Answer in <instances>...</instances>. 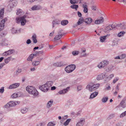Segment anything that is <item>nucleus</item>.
<instances>
[{
    "label": "nucleus",
    "mask_w": 126,
    "mask_h": 126,
    "mask_svg": "<svg viewBox=\"0 0 126 126\" xmlns=\"http://www.w3.org/2000/svg\"><path fill=\"white\" fill-rule=\"evenodd\" d=\"M100 85L99 84H95L92 86L90 85H88L86 87V88L89 91L92 92L94 90L97 89L100 86Z\"/></svg>",
    "instance_id": "obj_3"
},
{
    "label": "nucleus",
    "mask_w": 126,
    "mask_h": 126,
    "mask_svg": "<svg viewBox=\"0 0 126 126\" xmlns=\"http://www.w3.org/2000/svg\"><path fill=\"white\" fill-rule=\"evenodd\" d=\"M53 84L52 81H48L46 84L40 86L39 88L42 91L44 92H47L49 90V88Z\"/></svg>",
    "instance_id": "obj_1"
},
{
    "label": "nucleus",
    "mask_w": 126,
    "mask_h": 126,
    "mask_svg": "<svg viewBox=\"0 0 126 126\" xmlns=\"http://www.w3.org/2000/svg\"><path fill=\"white\" fill-rule=\"evenodd\" d=\"M70 87H68L66 89L59 91L57 94L58 95L63 94L68 92L70 88Z\"/></svg>",
    "instance_id": "obj_6"
},
{
    "label": "nucleus",
    "mask_w": 126,
    "mask_h": 126,
    "mask_svg": "<svg viewBox=\"0 0 126 126\" xmlns=\"http://www.w3.org/2000/svg\"><path fill=\"white\" fill-rule=\"evenodd\" d=\"M116 28L125 29L126 28L125 25L124 23L117 24L115 26Z\"/></svg>",
    "instance_id": "obj_9"
},
{
    "label": "nucleus",
    "mask_w": 126,
    "mask_h": 126,
    "mask_svg": "<svg viewBox=\"0 0 126 126\" xmlns=\"http://www.w3.org/2000/svg\"><path fill=\"white\" fill-rule=\"evenodd\" d=\"M83 121H84V122L85 121V119L83 118L80 119L79 122L77 123L76 126H83L84 123Z\"/></svg>",
    "instance_id": "obj_13"
},
{
    "label": "nucleus",
    "mask_w": 126,
    "mask_h": 126,
    "mask_svg": "<svg viewBox=\"0 0 126 126\" xmlns=\"http://www.w3.org/2000/svg\"><path fill=\"white\" fill-rule=\"evenodd\" d=\"M17 2L16 0H12L10 2L9 4L7 6V10L9 11H11L12 8L16 6L17 4Z\"/></svg>",
    "instance_id": "obj_4"
},
{
    "label": "nucleus",
    "mask_w": 126,
    "mask_h": 126,
    "mask_svg": "<svg viewBox=\"0 0 126 126\" xmlns=\"http://www.w3.org/2000/svg\"><path fill=\"white\" fill-rule=\"evenodd\" d=\"M7 20V18H5L4 19H3L1 21V22L0 23L1 24H3L4 25V23L5 21Z\"/></svg>",
    "instance_id": "obj_58"
},
{
    "label": "nucleus",
    "mask_w": 126,
    "mask_h": 126,
    "mask_svg": "<svg viewBox=\"0 0 126 126\" xmlns=\"http://www.w3.org/2000/svg\"><path fill=\"white\" fill-rule=\"evenodd\" d=\"M71 7L72 8L75 9L76 10H77L78 7V5L74 4L73 5H71Z\"/></svg>",
    "instance_id": "obj_41"
},
{
    "label": "nucleus",
    "mask_w": 126,
    "mask_h": 126,
    "mask_svg": "<svg viewBox=\"0 0 126 126\" xmlns=\"http://www.w3.org/2000/svg\"><path fill=\"white\" fill-rule=\"evenodd\" d=\"M32 38L34 43H36L37 42L36 36L35 34H34L33 35L32 37Z\"/></svg>",
    "instance_id": "obj_25"
},
{
    "label": "nucleus",
    "mask_w": 126,
    "mask_h": 126,
    "mask_svg": "<svg viewBox=\"0 0 126 126\" xmlns=\"http://www.w3.org/2000/svg\"><path fill=\"white\" fill-rule=\"evenodd\" d=\"M101 74L102 79H104L105 77L106 73L105 72L102 73Z\"/></svg>",
    "instance_id": "obj_54"
},
{
    "label": "nucleus",
    "mask_w": 126,
    "mask_h": 126,
    "mask_svg": "<svg viewBox=\"0 0 126 126\" xmlns=\"http://www.w3.org/2000/svg\"><path fill=\"white\" fill-rule=\"evenodd\" d=\"M119 79L118 78L116 77L113 80V83H115L118 79Z\"/></svg>",
    "instance_id": "obj_59"
},
{
    "label": "nucleus",
    "mask_w": 126,
    "mask_h": 126,
    "mask_svg": "<svg viewBox=\"0 0 126 126\" xmlns=\"http://www.w3.org/2000/svg\"><path fill=\"white\" fill-rule=\"evenodd\" d=\"M125 33V32L123 31L121 32L118 34L117 36L119 37L122 36H123Z\"/></svg>",
    "instance_id": "obj_39"
},
{
    "label": "nucleus",
    "mask_w": 126,
    "mask_h": 126,
    "mask_svg": "<svg viewBox=\"0 0 126 126\" xmlns=\"http://www.w3.org/2000/svg\"><path fill=\"white\" fill-rule=\"evenodd\" d=\"M17 11V12L16 13V15L19 16L23 15L24 13V12L22 10L20 9H18Z\"/></svg>",
    "instance_id": "obj_22"
},
{
    "label": "nucleus",
    "mask_w": 126,
    "mask_h": 126,
    "mask_svg": "<svg viewBox=\"0 0 126 126\" xmlns=\"http://www.w3.org/2000/svg\"><path fill=\"white\" fill-rule=\"evenodd\" d=\"M20 85L19 83H16L10 85L8 88L9 89H14L18 87Z\"/></svg>",
    "instance_id": "obj_7"
},
{
    "label": "nucleus",
    "mask_w": 126,
    "mask_h": 126,
    "mask_svg": "<svg viewBox=\"0 0 126 126\" xmlns=\"http://www.w3.org/2000/svg\"><path fill=\"white\" fill-rule=\"evenodd\" d=\"M56 122L55 121H51L49 122L48 124V126H54L56 125Z\"/></svg>",
    "instance_id": "obj_33"
},
{
    "label": "nucleus",
    "mask_w": 126,
    "mask_h": 126,
    "mask_svg": "<svg viewBox=\"0 0 126 126\" xmlns=\"http://www.w3.org/2000/svg\"><path fill=\"white\" fill-rule=\"evenodd\" d=\"M108 99V97H104L102 98L101 100L102 102L105 103L107 102Z\"/></svg>",
    "instance_id": "obj_43"
},
{
    "label": "nucleus",
    "mask_w": 126,
    "mask_h": 126,
    "mask_svg": "<svg viewBox=\"0 0 126 126\" xmlns=\"http://www.w3.org/2000/svg\"><path fill=\"white\" fill-rule=\"evenodd\" d=\"M18 32H19V31H17V30H16L14 28H13L12 30V33L13 34L17 33H18Z\"/></svg>",
    "instance_id": "obj_48"
},
{
    "label": "nucleus",
    "mask_w": 126,
    "mask_h": 126,
    "mask_svg": "<svg viewBox=\"0 0 126 126\" xmlns=\"http://www.w3.org/2000/svg\"><path fill=\"white\" fill-rule=\"evenodd\" d=\"M29 94L33 95L34 96L33 97H35L38 95V92L35 88L34 91L33 90L32 92H31Z\"/></svg>",
    "instance_id": "obj_16"
},
{
    "label": "nucleus",
    "mask_w": 126,
    "mask_h": 126,
    "mask_svg": "<svg viewBox=\"0 0 126 126\" xmlns=\"http://www.w3.org/2000/svg\"><path fill=\"white\" fill-rule=\"evenodd\" d=\"M126 57V55L125 54H123L120 56V59H124Z\"/></svg>",
    "instance_id": "obj_49"
},
{
    "label": "nucleus",
    "mask_w": 126,
    "mask_h": 126,
    "mask_svg": "<svg viewBox=\"0 0 126 126\" xmlns=\"http://www.w3.org/2000/svg\"><path fill=\"white\" fill-rule=\"evenodd\" d=\"M7 51L8 54L10 55L15 52V50L14 49H10Z\"/></svg>",
    "instance_id": "obj_44"
},
{
    "label": "nucleus",
    "mask_w": 126,
    "mask_h": 126,
    "mask_svg": "<svg viewBox=\"0 0 126 126\" xmlns=\"http://www.w3.org/2000/svg\"><path fill=\"white\" fill-rule=\"evenodd\" d=\"M53 100H50V101H49L47 104V107L48 108H49L51 106L52 104L53 103Z\"/></svg>",
    "instance_id": "obj_35"
},
{
    "label": "nucleus",
    "mask_w": 126,
    "mask_h": 126,
    "mask_svg": "<svg viewBox=\"0 0 126 126\" xmlns=\"http://www.w3.org/2000/svg\"><path fill=\"white\" fill-rule=\"evenodd\" d=\"M19 93V92L18 93ZM14 93L11 96L13 98H15L18 96H19L18 95V94Z\"/></svg>",
    "instance_id": "obj_45"
},
{
    "label": "nucleus",
    "mask_w": 126,
    "mask_h": 126,
    "mask_svg": "<svg viewBox=\"0 0 126 126\" xmlns=\"http://www.w3.org/2000/svg\"><path fill=\"white\" fill-rule=\"evenodd\" d=\"M82 7L84 8L83 12L85 13H87L88 12V6L87 5V3L85 2L82 5Z\"/></svg>",
    "instance_id": "obj_14"
},
{
    "label": "nucleus",
    "mask_w": 126,
    "mask_h": 126,
    "mask_svg": "<svg viewBox=\"0 0 126 126\" xmlns=\"http://www.w3.org/2000/svg\"><path fill=\"white\" fill-rule=\"evenodd\" d=\"M79 53L78 51H74L72 52V54L74 56H76L78 55Z\"/></svg>",
    "instance_id": "obj_47"
},
{
    "label": "nucleus",
    "mask_w": 126,
    "mask_h": 126,
    "mask_svg": "<svg viewBox=\"0 0 126 126\" xmlns=\"http://www.w3.org/2000/svg\"><path fill=\"white\" fill-rule=\"evenodd\" d=\"M104 21V19L103 17H101L99 18L98 19L95 21L94 23L96 24H100L103 23Z\"/></svg>",
    "instance_id": "obj_8"
},
{
    "label": "nucleus",
    "mask_w": 126,
    "mask_h": 126,
    "mask_svg": "<svg viewBox=\"0 0 126 126\" xmlns=\"http://www.w3.org/2000/svg\"><path fill=\"white\" fill-rule=\"evenodd\" d=\"M92 19L90 17H88L85 19H84V21L87 24L90 23L92 21Z\"/></svg>",
    "instance_id": "obj_18"
},
{
    "label": "nucleus",
    "mask_w": 126,
    "mask_h": 126,
    "mask_svg": "<svg viewBox=\"0 0 126 126\" xmlns=\"http://www.w3.org/2000/svg\"><path fill=\"white\" fill-rule=\"evenodd\" d=\"M91 9L94 11H95L96 9V6L95 5H92V6Z\"/></svg>",
    "instance_id": "obj_53"
},
{
    "label": "nucleus",
    "mask_w": 126,
    "mask_h": 126,
    "mask_svg": "<svg viewBox=\"0 0 126 126\" xmlns=\"http://www.w3.org/2000/svg\"><path fill=\"white\" fill-rule=\"evenodd\" d=\"M10 107L14 106L17 105L16 103L13 101H11L9 102Z\"/></svg>",
    "instance_id": "obj_38"
},
{
    "label": "nucleus",
    "mask_w": 126,
    "mask_h": 126,
    "mask_svg": "<svg viewBox=\"0 0 126 126\" xmlns=\"http://www.w3.org/2000/svg\"><path fill=\"white\" fill-rule=\"evenodd\" d=\"M7 40H5L3 42H2L1 43H0V46H4L7 45Z\"/></svg>",
    "instance_id": "obj_36"
},
{
    "label": "nucleus",
    "mask_w": 126,
    "mask_h": 126,
    "mask_svg": "<svg viewBox=\"0 0 126 126\" xmlns=\"http://www.w3.org/2000/svg\"><path fill=\"white\" fill-rule=\"evenodd\" d=\"M96 79H97L98 80L102 79L101 74L98 75L97 76Z\"/></svg>",
    "instance_id": "obj_52"
},
{
    "label": "nucleus",
    "mask_w": 126,
    "mask_h": 126,
    "mask_svg": "<svg viewBox=\"0 0 126 126\" xmlns=\"http://www.w3.org/2000/svg\"><path fill=\"white\" fill-rule=\"evenodd\" d=\"M98 92H94L92 93L90 95V97L89 98H93L96 96L98 94Z\"/></svg>",
    "instance_id": "obj_24"
},
{
    "label": "nucleus",
    "mask_w": 126,
    "mask_h": 126,
    "mask_svg": "<svg viewBox=\"0 0 126 126\" xmlns=\"http://www.w3.org/2000/svg\"><path fill=\"white\" fill-rule=\"evenodd\" d=\"M4 107H5L6 108H7L9 107H10V105H9V102L7 104L5 105H4Z\"/></svg>",
    "instance_id": "obj_61"
},
{
    "label": "nucleus",
    "mask_w": 126,
    "mask_h": 126,
    "mask_svg": "<svg viewBox=\"0 0 126 126\" xmlns=\"http://www.w3.org/2000/svg\"><path fill=\"white\" fill-rule=\"evenodd\" d=\"M21 69H19L17 70L14 73V76H17L19 73L21 72Z\"/></svg>",
    "instance_id": "obj_26"
},
{
    "label": "nucleus",
    "mask_w": 126,
    "mask_h": 126,
    "mask_svg": "<svg viewBox=\"0 0 126 126\" xmlns=\"http://www.w3.org/2000/svg\"><path fill=\"white\" fill-rule=\"evenodd\" d=\"M109 63L108 61L104 60L99 63L97 67L101 69L104 68L105 67L108 65Z\"/></svg>",
    "instance_id": "obj_5"
},
{
    "label": "nucleus",
    "mask_w": 126,
    "mask_h": 126,
    "mask_svg": "<svg viewBox=\"0 0 126 126\" xmlns=\"http://www.w3.org/2000/svg\"><path fill=\"white\" fill-rule=\"evenodd\" d=\"M68 23L67 20H62L61 22V24L62 25H67Z\"/></svg>",
    "instance_id": "obj_30"
},
{
    "label": "nucleus",
    "mask_w": 126,
    "mask_h": 126,
    "mask_svg": "<svg viewBox=\"0 0 126 126\" xmlns=\"http://www.w3.org/2000/svg\"><path fill=\"white\" fill-rule=\"evenodd\" d=\"M63 34H62L57 35L54 38V39L56 40H59L61 38L62 36H63Z\"/></svg>",
    "instance_id": "obj_28"
},
{
    "label": "nucleus",
    "mask_w": 126,
    "mask_h": 126,
    "mask_svg": "<svg viewBox=\"0 0 126 126\" xmlns=\"http://www.w3.org/2000/svg\"><path fill=\"white\" fill-rule=\"evenodd\" d=\"M4 10L3 9H1L0 11V18L2 19L3 16Z\"/></svg>",
    "instance_id": "obj_34"
},
{
    "label": "nucleus",
    "mask_w": 126,
    "mask_h": 126,
    "mask_svg": "<svg viewBox=\"0 0 126 126\" xmlns=\"http://www.w3.org/2000/svg\"><path fill=\"white\" fill-rule=\"evenodd\" d=\"M60 21L59 19H56L54 20L52 22L53 28L55 26V25L56 24L58 25L60 24Z\"/></svg>",
    "instance_id": "obj_12"
},
{
    "label": "nucleus",
    "mask_w": 126,
    "mask_h": 126,
    "mask_svg": "<svg viewBox=\"0 0 126 126\" xmlns=\"http://www.w3.org/2000/svg\"><path fill=\"white\" fill-rule=\"evenodd\" d=\"M114 76V75L113 74H111L110 75L107 77L105 78V82H107L109 80H110Z\"/></svg>",
    "instance_id": "obj_21"
},
{
    "label": "nucleus",
    "mask_w": 126,
    "mask_h": 126,
    "mask_svg": "<svg viewBox=\"0 0 126 126\" xmlns=\"http://www.w3.org/2000/svg\"><path fill=\"white\" fill-rule=\"evenodd\" d=\"M45 125V123L44 122H42L37 125V126H44Z\"/></svg>",
    "instance_id": "obj_55"
},
{
    "label": "nucleus",
    "mask_w": 126,
    "mask_h": 126,
    "mask_svg": "<svg viewBox=\"0 0 126 126\" xmlns=\"http://www.w3.org/2000/svg\"><path fill=\"white\" fill-rule=\"evenodd\" d=\"M35 88L34 87L32 86H28L26 87V89L27 91L29 93L32 92L33 90L34 91Z\"/></svg>",
    "instance_id": "obj_11"
},
{
    "label": "nucleus",
    "mask_w": 126,
    "mask_h": 126,
    "mask_svg": "<svg viewBox=\"0 0 126 126\" xmlns=\"http://www.w3.org/2000/svg\"><path fill=\"white\" fill-rule=\"evenodd\" d=\"M8 55L7 51H5L2 54V55L3 56H6Z\"/></svg>",
    "instance_id": "obj_62"
},
{
    "label": "nucleus",
    "mask_w": 126,
    "mask_h": 126,
    "mask_svg": "<svg viewBox=\"0 0 126 126\" xmlns=\"http://www.w3.org/2000/svg\"><path fill=\"white\" fill-rule=\"evenodd\" d=\"M84 21V19L83 18H79V20L77 22V24L78 25H80Z\"/></svg>",
    "instance_id": "obj_31"
},
{
    "label": "nucleus",
    "mask_w": 126,
    "mask_h": 126,
    "mask_svg": "<svg viewBox=\"0 0 126 126\" xmlns=\"http://www.w3.org/2000/svg\"><path fill=\"white\" fill-rule=\"evenodd\" d=\"M71 120V119H67L64 123V125L65 126H67L68 125Z\"/></svg>",
    "instance_id": "obj_46"
},
{
    "label": "nucleus",
    "mask_w": 126,
    "mask_h": 126,
    "mask_svg": "<svg viewBox=\"0 0 126 126\" xmlns=\"http://www.w3.org/2000/svg\"><path fill=\"white\" fill-rule=\"evenodd\" d=\"M41 8V7L39 5H35L32 7L31 9L33 11L38 10Z\"/></svg>",
    "instance_id": "obj_19"
},
{
    "label": "nucleus",
    "mask_w": 126,
    "mask_h": 126,
    "mask_svg": "<svg viewBox=\"0 0 126 126\" xmlns=\"http://www.w3.org/2000/svg\"><path fill=\"white\" fill-rule=\"evenodd\" d=\"M11 57H10L5 59V62L6 63H7L11 60Z\"/></svg>",
    "instance_id": "obj_42"
},
{
    "label": "nucleus",
    "mask_w": 126,
    "mask_h": 126,
    "mask_svg": "<svg viewBox=\"0 0 126 126\" xmlns=\"http://www.w3.org/2000/svg\"><path fill=\"white\" fill-rule=\"evenodd\" d=\"M83 0H70V3L72 4L77 3L78 2L81 3Z\"/></svg>",
    "instance_id": "obj_20"
},
{
    "label": "nucleus",
    "mask_w": 126,
    "mask_h": 126,
    "mask_svg": "<svg viewBox=\"0 0 126 126\" xmlns=\"http://www.w3.org/2000/svg\"><path fill=\"white\" fill-rule=\"evenodd\" d=\"M126 115V111L122 113L120 115V117L122 118Z\"/></svg>",
    "instance_id": "obj_51"
},
{
    "label": "nucleus",
    "mask_w": 126,
    "mask_h": 126,
    "mask_svg": "<svg viewBox=\"0 0 126 126\" xmlns=\"http://www.w3.org/2000/svg\"><path fill=\"white\" fill-rule=\"evenodd\" d=\"M31 40L29 39H28L26 41V43L28 44H29L31 43Z\"/></svg>",
    "instance_id": "obj_63"
},
{
    "label": "nucleus",
    "mask_w": 126,
    "mask_h": 126,
    "mask_svg": "<svg viewBox=\"0 0 126 126\" xmlns=\"http://www.w3.org/2000/svg\"><path fill=\"white\" fill-rule=\"evenodd\" d=\"M69 66L71 70L70 71H71L72 72L76 68V66L75 64H72L69 65Z\"/></svg>",
    "instance_id": "obj_32"
},
{
    "label": "nucleus",
    "mask_w": 126,
    "mask_h": 126,
    "mask_svg": "<svg viewBox=\"0 0 126 126\" xmlns=\"http://www.w3.org/2000/svg\"><path fill=\"white\" fill-rule=\"evenodd\" d=\"M110 35L109 34H107L106 35L102 36L100 37V41L101 42H103L105 41L106 39L108 38Z\"/></svg>",
    "instance_id": "obj_10"
},
{
    "label": "nucleus",
    "mask_w": 126,
    "mask_h": 126,
    "mask_svg": "<svg viewBox=\"0 0 126 126\" xmlns=\"http://www.w3.org/2000/svg\"><path fill=\"white\" fill-rule=\"evenodd\" d=\"M4 91V87H1L0 89V92L1 93H3Z\"/></svg>",
    "instance_id": "obj_60"
},
{
    "label": "nucleus",
    "mask_w": 126,
    "mask_h": 126,
    "mask_svg": "<svg viewBox=\"0 0 126 126\" xmlns=\"http://www.w3.org/2000/svg\"><path fill=\"white\" fill-rule=\"evenodd\" d=\"M120 105L121 107L123 108H125L126 106V104H125V101L123 100L120 103Z\"/></svg>",
    "instance_id": "obj_29"
},
{
    "label": "nucleus",
    "mask_w": 126,
    "mask_h": 126,
    "mask_svg": "<svg viewBox=\"0 0 126 126\" xmlns=\"http://www.w3.org/2000/svg\"><path fill=\"white\" fill-rule=\"evenodd\" d=\"M26 16V15H24L22 16L16 18V22L18 23H20L21 25H24L26 22L25 19Z\"/></svg>",
    "instance_id": "obj_2"
},
{
    "label": "nucleus",
    "mask_w": 126,
    "mask_h": 126,
    "mask_svg": "<svg viewBox=\"0 0 126 126\" xmlns=\"http://www.w3.org/2000/svg\"><path fill=\"white\" fill-rule=\"evenodd\" d=\"M115 28H116L115 26V25H114L113 24L112 25H109L106 27V30L107 31H110Z\"/></svg>",
    "instance_id": "obj_15"
},
{
    "label": "nucleus",
    "mask_w": 126,
    "mask_h": 126,
    "mask_svg": "<svg viewBox=\"0 0 126 126\" xmlns=\"http://www.w3.org/2000/svg\"><path fill=\"white\" fill-rule=\"evenodd\" d=\"M36 56V54H31L29 56V57L27 58V60L28 61H32V60L34 58V57H35Z\"/></svg>",
    "instance_id": "obj_17"
},
{
    "label": "nucleus",
    "mask_w": 126,
    "mask_h": 126,
    "mask_svg": "<svg viewBox=\"0 0 126 126\" xmlns=\"http://www.w3.org/2000/svg\"><path fill=\"white\" fill-rule=\"evenodd\" d=\"M28 108H24L21 110V112L22 113H25L27 112L28 111Z\"/></svg>",
    "instance_id": "obj_40"
},
{
    "label": "nucleus",
    "mask_w": 126,
    "mask_h": 126,
    "mask_svg": "<svg viewBox=\"0 0 126 126\" xmlns=\"http://www.w3.org/2000/svg\"><path fill=\"white\" fill-rule=\"evenodd\" d=\"M53 65L54 66L57 67H61L63 66V62H57L53 64Z\"/></svg>",
    "instance_id": "obj_23"
},
{
    "label": "nucleus",
    "mask_w": 126,
    "mask_h": 126,
    "mask_svg": "<svg viewBox=\"0 0 126 126\" xmlns=\"http://www.w3.org/2000/svg\"><path fill=\"white\" fill-rule=\"evenodd\" d=\"M78 15V16L79 17H81L82 16V14L79 11H78L77 12Z\"/></svg>",
    "instance_id": "obj_64"
},
{
    "label": "nucleus",
    "mask_w": 126,
    "mask_h": 126,
    "mask_svg": "<svg viewBox=\"0 0 126 126\" xmlns=\"http://www.w3.org/2000/svg\"><path fill=\"white\" fill-rule=\"evenodd\" d=\"M82 89V87L80 85H79L77 87V89L78 91H80Z\"/></svg>",
    "instance_id": "obj_57"
},
{
    "label": "nucleus",
    "mask_w": 126,
    "mask_h": 126,
    "mask_svg": "<svg viewBox=\"0 0 126 126\" xmlns=\"http://www.w3.org/2000/svg\"><path fill=\"white\" fill-rule=\"evenodd\" d=\"M4 26V25L0 23V31L3 29Z\"/></svg>",
    "instance_id": "obj_56"
},
{
    "label": "nucleus",
    "mask_w": 126,
    "mask_h": 126,
    "mask_svg": "<svg viewBox=\"0 0 126 126\" xmlns=\"http://www.w3.org/2000/svg\"><path fill=\"white\" fill-rule=\"evenodd\" d=\"M114 117V114H111L110 115L108 118L107 119L108 120H109L110 119H111Z\"/></svg>",
    "instance_id": "obj_50"
},
{
    "label": "nucleus",
    "mask_w": 126,
    "mask_h": 126,
    "mask_svg": "<svg viewBox=\"0 0 126 126\" xmlns=\"http://www.w3.org/2000/svg\"><path fill=\"white\" fill-rule=\"evenodd\" d=\"M40 63L39 61H34L32 62V64L33 66H36L39 65Z\"/></svg>",
    "instance_id": "obj_37"
},
{
    "label": "nucleus",
    "mask_w": 126,
    "mask_h": 126,
    "mask_svg": "<svg viewBox=\"0 0 126 126\" xmlns=\"http://www.w3.org/2000/svg\"><path fill=\"white\" fill-rule=\"evenodd\" d=\"M65 70L67 73H70L72 72L69 65L66 66L65 68Z\"/></svg>",
    "instance_id": "obj_27"
}]
</instances>
